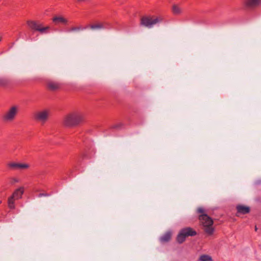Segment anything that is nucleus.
Masks as SVG:
<instances>
[{
    "mask_svg": "<svg viewBox=\"0 0 261 261\" xmlns=\"http://www.w3.org/2000/svg\"><path fill=\"white\" fill-rule=\"evenodd\" d=\"M83 121L82 115L74 112L67 115L63 121L64 125L68 127H74L80 124Z\"/></svg>",
    "mask_w": 261,
    "mask_h": 261,
    "instance_id": "obj_1",
    "label": "nucleus"
},
{
    "mask_svg": "<svg viewBox=\"0 0 261 261\" xmlns=\"http://www.w3.org/2000/svg\"><path fill=\"white\" fill-rule=\"evenodd\" d=\"M199 219L204 227L205 233L208 235L212 234L214 231L212 226L213 224L212 219L206 214H202L199 216Z\"/></svg>",
    "mask_w": 261,
    "mask_h": 261,
    "instance_id": "obj_2",
    "label": "nucleus"
},
{
    "mask_svg": "<svg viewBox=\"0 0 261 261\" xmlns=\"http://www.w3.org/2000/svg\"><path fill=\"white\" fill-rule=\"evenodd\" d=\"M197 234V232L191 227H186L181 229L176 237V241L179 244H181L186 240L187 237H193Z\"/></svg>",
    "mask_w": 261,
    "mask_h": 261,
    "instance_id": "obj_3",
    "label": "nucleus"
},
{
    "mask_svg": "<svg viewBox=\"0 0 261 261\" xmlns=\"http://www.w3.org/2000/svg\"><path fill=\"white\" fill-rule=\"evenodd\" d=\"M163 18L161 17H156L154 18L148 16H143L141 19L140 24L146 28L150 29L154 25L161 22Z\"/></svg>",
    "mask_w": 261,
    "mask_h": 261,
    "instance_id": "obj_4",
    "label": "nucleus"
},
{
    "mask_svg": "<svg viewBox=\"0 0 261 261\" xmlns=\"http://www.w3.org/2000/svg\"><path fill=\"white\" fill-rule=\"evenodd\" d=\"M27 24L32 30L38 31L41 34L47 33V31L50 29L49 27H43L41 24L38 23L35 21L29 20L27 21Z\"/></svg>",
    "mask_w": 261,
    "mask_h": 261,
    "instance_id": "obj_5",
    "label": "nucleus"
},
{
    "mask_svg": "<svg viewBox=\"0 0 261 261\" xmlns=\"http://www.w3.org/2000/svg\"><path fill=\"white\" fill-rule=\"evenodd\" d=\"M18 112V107L16 106L11 107L4 115L3 119L6 121L13 120Z\"/></svg>",
    "mask_w": 261,
    "mask_h": 261,
    "instance_id": "obj_6",
    "label": "nucleus"
},
{
    "mask_svg": "<svg viewBox=\"0 0 261 261\" xmlns=\"http://www.w3.org/2000/svg\"><path fill=\"white\" fill-rule=\"evenodd\" d=\"M49 112L47 110H43L36 112L34 114V119L42 124H44L48 119Z\"/></svg>",
    "mask_w": 261,
    "mask_h": 261,
    "instance_id": "obj_7",
    "label": "nucleus"
},
{
    "mask_svg": "<svg viewBox=\"0 0 261 261\" xmlns=\"http://www.w3.org/2000/svg\"><path fill=\"white\" fill-rule=\"evenodd\" d=\"M237 214V216H239L240 214L245 215L248 214L250 211V208L248 206L244 205L239 204L236 206Z\"/></svg>",
    "mask_w": 261,
    "mask_h": 261,
    "instance_id": "obj_8",
    "label": "nucleus"
},
{
    "mask_svg": "<svg viewBox=\"0 0 261 261\" xmlns=\"http://www.w3.org/2000/svg\"><path fill=\"white\" fill-rule=\"evenodd\" d=\"M244 4L248 8H254L261 4V0H245Z\"/></svg>",
    "mask_w": 261,
    "mask_h": 261,
    "instance_id": "obj_9",
    "label": "nucleus"
},
{
    "mask_svg": "<svg viewBox=\"0 0 261 261\" xmlns=\"http://www.w3.org/2000/svg\"><path fill=\"white\" fill-rule=\"evenodd\" d=\"M8 166L12 169H27L29 167V165L25 163H10Z\"/></svg>",
    "mask_w": 261,
    "mask_h": 261,
    "instance_id": "obj_10",
    "label": "nucleus"
},
{
    "mask_svg": "<svg viewBox=\"0 0 261 261\" xmlns=\"http://www.w3.org/2000/svg\"><path fill=\"white\" fill-rule=\"evenodd\" d=\"M24 193V189L23 187H20L16 190H15V191L13 192L12 195H11L12 197L13 198H15V199L17 200L19 199H20L21 198V196L22 194Z\"/></svg>",
    "mask_w": 261,
    "mask_h": 261,
    "instance_id": "obj_11",
    "label": "nucleus"
},
{
    "mask_svg": "<svg viewBox=\"0 0 261 261\" xmlns=\"http://www.w3.org/2000/svg\"><path fill=\"white\" fill-rule=\"evenodd\" d=\"M53 21L55 24L61 23L63 24H67L68 20L62 16H55L53 18Z\"/></svg>",
    "mask_w": 261,
    "mask_h": 261,
    "instance_id": "obj_12",
    "label": "nucleus"
},
{
    "mask_svg": "<svg viewBox=\"0 0 261 261\" xmlns=\"http://www.w3.org/2000/svg\"><path fill=\"white\" fill-rule=\"evenodd\" d=\"M92 30L95 29H105L109 28V24L108 23L102 24V23H98L95 24L90 25L89 27Z\"/></svg>",
    "mask_w": 261,
    "mask_h": 261,
    "instance_id": "obj_13",
    "label": "nucleus"
},
{
    "mask_svg": "<svg viewBox=\"0 0 261 261\" xmlns=\"http://www.w3.org/2000/svg\"><path fill=\"white\" fill-rule=\"evenodd\" d=\"M171 237V233L170 231L166 232L160 238V241L162 243H166L169 242Z\"/></svg>",
    "mask_w": 261,
    "mask_h": 261,
    "instance_id": "obj_14",
    "label": "nucleus"
},
{
    "mask_svg": "<svg viewBox=\"0 0 261 261\" xmlns=\"http://www.w3.org/2000/svg\"><path fill=\"white\" fill-rule=\"evenodd\" d=\"M88 28V26L83 27L82 26L74 27L66 31L67 32H72L74 31H83Z\"/></svg>",
    "mask_w": 261,
    "mask_h": 261,
    "instance_id": "obj_15",
    "label": "nucleus"
},
{
    "mask_svg": "<svg viewBox=\"0 0 261 261\" xmlns=\"http://www.w3.org/2000/svg\"><path fill=\"white\" fill-rule=\"evenodd\" d=\"M15 198H13L11 196L9 197L8 200V205L10 209H14L15 208V200H16Z\"/></svg>",
    "mask_w": 261,
    "mask_h": 261,
    "instance_id": "obj_16",
    "label": "nucleus"
},
{
    "mask_svg": "<svg viewBox=\"0 0 261 261\" xmlns=\"http://www.w3.org/2000/svg\"><path fill=\"white\" fill-rule=\"evenodd\" d=\"M199 261H213L211 256L206 254H202L200 256Z\"/></svg>",
    "mask_w": 261,
    "mask_h": 261,
    "instance_id": "obj_17",
    "label": "nucleus"
},
{
    "mask_svg": "<svg viewBox=\"0 0 261 261\" xmlns=\"http://www.w3.org/2000/svg\"><path fill=\"white\" fill-rule=\"evenodd\" d=\"M172 12L175 15L180 14L182 12V10L177 5H174L172 6Z\"/></svg>",
    "mask_w": 261,
    "mask_h": 261,
    "instance_id": "obj_18",
    "label": "nucleus"
},
{
    "mask_svg": "<svg viewBox=\"0 0 261 261\" xmlns=\"http://www.w3.org/2000/svg\"><path fill=\"white\" fill-rule=\"evenodd\" d=\"M48 87L53 90H55L59 88V85L55 82H49L48 84Z\"/></svg>",
    "mask_w": 261,
    "mask_h": 261,
    "instance_id": "obj_19",
    "label": "nucleus"
},
{
    "mask_svg": "<svg viewBox=\"0 0 261 261\" xmlns=\"http://www.w3.org/2000/svg\"><path fill=\"white\" fill-rule=\"evenodd\" d=\"M7 83L6 80L4 79H0V86H4Z\"/></svg>",
    "mask_w": 261,
    "mask_h": 261,
    "instance_id": "obj_20",
    "label": "nucleus"
},
{
    "mask_svg": "<svg viewBox=\"0 0 261 261\" xmlns=\"http://www.w3.org/2000/svg\"><path fill=\"white\" fill-rule=\"evenodd\" d=\"M19 182V179L16 178H12L11 179V181H10V183L12 185H14L15 184V183L16 182Z\"/></svg>",
    "mask_w": 261,
    "mask_h": 261,
    "instance_id": "obj_21",
    "label": "nucleus"
},
{
    "mask_svg": "<svg viewBox=\"0 0 261 261\" xmlns=\"http://www.w3.org/2000/svg\"><path fill=\"white\" fill-rule=\"evenodd\" d=\"M51 195V194H48V193H40L39 195H38V197H42V196H50Z\"/></svg>",
    "mask_w": 261,
    "mask_h": 261,
    "instance_id": "obj_22",
    "label": "nucleus"
},
{
    "mask_svg": "<svg viewBox=\"0 0 261 261\" xmlns=\"http://www.w3.org/2000/svg\"><path fill=\"white\" fill-rule=\"evenodd\" d=\"M204 212V210L203 208L202 207H199L198 209H197V212L199 213H201L202 214H204L203 213Z\"/></svg>",
    "mask_w": 261,
    "mask_h": 261,
    "instance_id": "obj_23",
    "label": "nucleus"
},
{
    "mask_svg": "<svg viewBox=\"0 0 261 261\" xmlns=\"http://www.w3.org/2000/svg\"><path fill=\"white\" fill-rule=\"evenodd\" d=\"M122 125V124L119 123L114 126V128H120Z\"/></svg>",
    "mask_w": 261,
    "mask_h": 261,
    "instance_id": "obj_24",
    "label": "nucleus"
},
{
    "mask_svg": "<svg viewBox=\"0 0 261 261\" xmlns=\"http://www.w3.org/2000/svg\"><path fill=\"white\" fill-rule=\"evenodd\" d=\"M79 2H83L85 1L86 0H77Z\"/></svg>",
    "mask_w": 261,
    "mask_h": 261,
    "instance_id": "obj_25",
    "label": "nucleus"
},
{
    "mask_svg": "<svg viewBox=\"0 0 261 261\" xmlns=\"http://www.w3.org/2000/svg\"><path fill=\"white\" fill-rule=\"evenodd\" d=\"M255 231H257V230L256 226H255Z\"/></svg>",
    "mask_w": 261,
    "mask_h": 261,
    "instance_id": "obj_26",
    "label": "nucleus"
},
{
    "mask_svg": "<svg viewBox=\"0 0 261 261\" xmlns=\"http://www.w3.org/2000/svg\"><path fill=\"white\" fill-rule=\"evenodd\" d=\"M0 41H1V37H0Z\"/></svg>",
    "mask_w": 261,
    "mask_h": 261,
    "instance_id": "obj_27",
    "label": "nucleus"
},
{
    "mask_svg": "<svg viewBox=\"0 0 261 261\" xmlns=\"http://www.w3.org/2000/svg\"><path fill=\"white\" fill-rule=\"evenodd\" d=\"M2 203V201H0V203Z\"/></svg>",
    "mask_w": 261,
    "mask_h": 261,
    "instance_id": "obj_28",
    "label": "nucleus"
}]
</instances>
